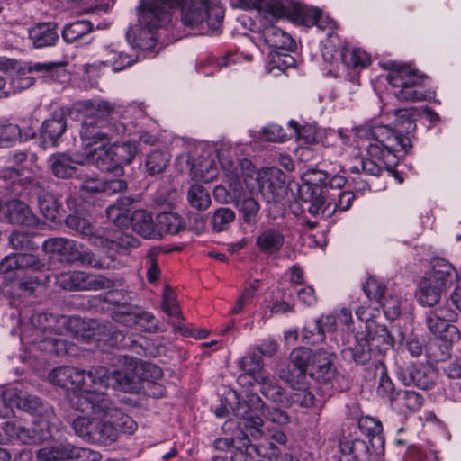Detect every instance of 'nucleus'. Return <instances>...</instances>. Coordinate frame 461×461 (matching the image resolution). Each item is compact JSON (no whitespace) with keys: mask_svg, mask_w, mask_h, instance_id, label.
Returning a JSON list of instances; mask_svg holds the SVG:
<instances>
[{"mask_svg":"<svg viewBox=\"0 0 461 461\" xmlns=\"http://www.w3.org/2000/svg\"><path fill=\"white\" fill-rule=\"evenodd\" d=\"M353 141L359 149H366L370 157L382 160L386 167L396 165L395 152L407 151L411 139L390 125L365 123L352 130Z\"/></svg>","mask_w":461,"mask_h":461,"instance_id":"nucleus-1","label":"nucleus"},{"mask_svg":"<svg viewBox=\"0 0 461 461\" xmlns=\"http://www.w3.org/2000/svg\"><path fill=\"white\" fill-rule=\"evenodd\" d=\"M118 113L115 105L106 101H99L92 105L79 131L83 154L91 149L110 143L109 123L115 119Z\"/></svg>","mask_w":461,"mask_h":461,"instance_id":"nucleus-2","label":"nucleus"},{"mask_svg":"<svg viewBox=\"0 0 461 461\" xmlns=\"http://www.w3.org/2000/svg\"><path fill=\"white\" fill-rule=\"evenodd\" d=\"M131 373L130 372L119 369L110 371L104 366L91 367L88 371L69 366L67 388L78 391L90 385H100L105 388L112 386L127 392L131 390Z\"/></svg>","mask_w":461,"mask_h":461,"instance_id":"nucleus-3","label":"nucleus"},{"mask_svg":"<svg viewBox=\"0 0 461 461\" xmlns=\"http://www.w3.org/2000/svg\"><path fill=\"white\" fill-rule=\"evenodd\" d=\"M251 405L240 407L238 415L244 420L246 430L254 438L262 437L263 416L266 420L279 426L287 425L290 422V416L286 411L277 407L267 406L258 395H251L249 398Z\"/></svg>","mask_w":461,"mask_h":461,"instance_id":"nucleus-4","label":"nucleus"},{"mask_svg":"<svg viewBox=\"0 0 461 461\" xmlns=\"http://www.w3.org/2000/svg\"><path fill=\"white\" fill-rule=\"evenodd\" d=\"M5 399L12 403V409H18L31 414L39 423H46L50 434L53 430H59L60 422L57 418L53 407L40 397L23 392L17 388H8Z\"/></svg>","mask_w":461,"mask_h":461,"instance_id":"nucleus-5","label":"nucleus"},{"mask_svg":"<svg viewBox=\"0 0 461 461\" xmlns=\"http://www.w3.org/2000/svg\"><path fill=\"white\" fill-rule=\"evenodd\" d=\"M393 95L400 101L419 102L427 98L425 78L408 66L395 64L386 76Z\"/></svg>","mask_w":461,"mask_h":461,"instance_id":"nucleus-6","label":"nucleus"},{"mask_svg":"<svg viewBox=\"0 0 461 461\" xmlns=\"http://www.w3.org/2000/svg\"><path fill=\"white\" fill-rule=\"evenodd\" d=\"M66 65V62H37L30 64L15 72L11 78L10 88L13 92H16L33 86L35 78L31 76L33 72L41 73L45 80L65 82L68 77L65 68Z\"/></svg>","mask_w":461,"mask_h":461,"instance_id":"nucleus-7","label":"nucleus"},{"mask_svg":"<svg viewBox=\"0 0 461 461\" xmlns=\"http://www.w3.org/2000/svg\"><path fill=\"white\" fill-rule=\"evenodd\" d=\"M245 186L251 194L258 192L267 201L274 200L284 188L285 175L276 167L265 168L259 171L248 168L244 176Z\"/></svg>","mask_w":461,"mask_h":461,"instance_id":"nucleus-8","label":"nucleus"},{"mask_svg":"<svg viewBox=\"0 0 461 461\" xmlns=\"http://www.w3.org/2000/svg\"><path fill=\"white\" fill-rule=\"evenodd\" d=\"M177 0H140L138 6L139 23L143 26H151L164 30L172 20V10Z\"/></svg>","mask_w":461,"mask_h":461,"instance_id":"nucleus-9","label":"nucleus"},{"mask_svg":"<svg viewBox=\"0 0 461 461\" xmlns=\"http://www.w3.org/2000/svg\"><path fill=\"white\" fill-rule=\"evenodd\" d=\"M106 389L100 385H90L78 391H74L69 395V402L72 408L81 412H88L102 416L110 411V400L102 391Z\"/></svg>","mask_w":461,"mask_h":461,"instance_id":"nucleus-10","label":"nucleus"},{"mask_svg":"<svg viewBox=\"0 0 461 461\" xmlns=\"http://www.w3.org/2000/svg\"><path fill=\"white\" fill-rule=\"evenodd\" d=\"M46 321V313L32 315L30 323L23 330L22 339H27L39 351L53 355L56 337L50 336L51 330L44 325Z\"/></svg>","mask_w":461,"mask_h":461,"instance_id":"nucleus-11","label":"nucleus"},{"mask_svg":"<svg viewBox=\"0 0 461 461\" xmlns=\"http://www.w3.org/2000/svg\"><path fill=\"white\" fill-rule=\"evenodd\" d=\"M313 358L315 351L312 349L306 347L294 348L290 354L287 368L280 371V378L290 386L303 384L308 367L312 368Z\"/></svg>","mask_w":461,"mask_h":461,"instance_id":"nucleus-12","label":"nucleus"},{"mask_svg":"<svg viewBox=\"0 0 461 461\" xmlns=\"http://www.w3.org/2000/svg\"><path fill=\"white\" fill-rule=\"evenodd\" d=\"M301 199L303 201L302 207L307 210L312 215L329 218L331 217L337 211L343 212L346 207L342 206V198L345 194L344 191H339L338 194V203L325 204V195L321 188L311 189L308 186L306 190L300 192Z\"/></svg>","mask_w":461,"mask_h":461,"instance_id":"nucleus-13","label":"nucleus"},{"mask_svg":"<svg viewBox=\"0 0 461 461\" xmlns=\"http://www.w3.org/2000/svg\"><path fill=\"white\" fill-rule=\"evenodd\" d=\"M456 312L445 302L427 312L426 325L435 335H440L449 330L456 331L457 328L451 324L456 320Z\"/></svg>","mask_w":461,"mask_h":461,"instance_id":"nucleus-14","label":"nucleus"},{"mask_svg":"<svg viewBox=\"0 0 461 461\" xmlns=\"http://www.w3.org/2000/svg\"><path fill=\"white\" fill-rule=\"evenodd\" d=\"M113 149L104 144L83 154L85 163L95 165L101 171L113 174L115 176L123 175V167H119L116 158L112 155Z\"/></svg>","mask_w":461,"mask_h":461,"instance_id":"nucleus-15","label":"nucleus"},{"mask_svg":"<svg viewBox=\"0 0 461 461\" xmlns=\"http://www.w3.org/2000/svg\"><path fill=\"white\" fill-rule=\"evenodd\" d=\"M43 250L48 254H57L61 260L75 263L79 257V249L83 245L66 238L48 239L42 244Z\"/></svg>","mask_w":461,"mask_h":461,"instance_id":"nucleus-16","label":"nucleus"},{"mask_svg":"<svg viewBox=\"0 0 461 461\" xmlns=\"http://www.w3.org/2000/svg\"><path fill=\"white\" fill-rule=\"evenodd\" d=\"M70 273L72 291L108 290L114 286L113 280L102 276L87 274L84 271Z\"/></svg>","mask_w":461,"mask_h":461,"instance_id":"nucleus-17","label":"nucleus"},{"mask_svg":"<svg viewBox=\"0 0 461 461\" xmlns=\"http://www.w3.org/2000/svg\"><path fill=\"white\" fill-rule=\"evenodd\" d=\"M446 290L442 284L438 285L423 276L419 282L415 296L421 306L432 308L443 304L442 299Z\"/></svg>","mask_w":461,"mask_h":461,"instance_id":"nucleus-18","label":"nucleus"},{"mask_svg":"<svg viewBox=\"0 0 461 461\" xmlns=\"http://www.w3.org/2000/svg\"><path fill=\"white\" fill-rule=\"evenodd\" d=\"M332 354L324 348L315 351V358L312 364L309 375L320 384L331 382L336 376V370L332 363Z\"/></svg>","mask_w":461,"mask_h":461,"instance_id":"nucleus-19","label":"nucleus"},{"mask_svg":"<svg viewBox=\"0 0 461 461\" xmlns=\"http://www.w3.org/2000/svg\"><path fill=\"white\" fill-rule=\"evenodd\" d=\"M424 276L438 285L442 284L446 289L457 283L459 279L456 269L442 258H432L431 270L425 273Z\"/></svg>","mask_w":461,"mask_h":461,"instance_id":"nucleus-20","label":"nucleus"},{"mask_svg":"<svg viewBox=\"0 0 461 461\" xmlns=\"http://www.w3.org/2000/svg\"><path fill=\"white\" fill-rule=\"evenodd\" d=\"M159 32L151 26H143L139 23L127 32L126 38L128 42L135 48L151 50L160 39Z\"/></svg>","mask_w":461,"mask_h":461,"instance_id":"nucleus-21","label":"nucleus"},{"mask_svg":"<svg viewBox=\"0 0 461 461\" xmlns=\"http://www.w3.org/2000/svg\"><path fill=\"white\" fill-rule=\"evenodd\" d=\"M36 135L32 128L21 129L19 125L6 121L0 122V148H9L18 142L33 139Z\"/></svg>","mask_w":461,"mask_h":461,"instance_id":"nucleus-22","label":"nucleus"},{"mask_svg":"<svg viewBox=\"0 0 461 461\" xmlns=\"http://www.w3.org/2000/svg\"><path fill=\"white\" fill-rule=\"evenodd\" d=\"M181 7V20L184 24L194 27L206 18V4L209 0H177Z\"/></svg>","mask_w":461,"mask_h":461,"instance_id":"nucleus-23","label":"nucleus"},{"mask_svg":"<svg viewBox=\"0 0 461 461\" xmlns=\"http://www.w3.org/2000/svg\"><path fill=\"white\" fill-rule=\"evenodd\" d=\"M5 217L13 224L34 227L38 224V218L30 207L23 202L13 200L7 203Z\"/></svg>","mask_w":461,"mask_h":461,"instance_id":"nucleus-24","label":"nucleus"},{"mask_svg":"<svg viewBox=\"0 0 461 461\" xmlns=\"http://www.w3.org/2000/svg\"><path fill=\"white\" fill-rule=\"evenodd\" d=\"M85 158L73 159L65 153L52 155L48 159L51 173L59 178H68L76 175V164H84Z\"/></svg>","mask_w":461,"mask_h":461,"instance_id":"nucleus-25","label":"nucleus"},{"mask_svg":"<svg viewBox=\"0 0 461 461\" xmlns=\"http://www.w3.org/2000/svg\"><path fill=\"white\" fill-rule=\"evenodd\" d=\"M122 230H114L107 233L106 237H96L95 239L98 240L97 246L118 250H127L130 248L138 247L139 240Z\"/></svg>","mask_w":461,"mask_h":461,"instance_id":"nucleus-26","label":"nucleus"},{"mask_svg":"<svg viewBox=\"0 0 461 461\" xmlns=\"http://www.w3.org/2000/svg\"><path fill=\"white\" fill-rule=\"evenodd\" d=\"M67 129V119L63 115L45 120L41 124V139L45 144L57 146Z\"/></svg>","mask_w":461,"mask_h":461,"instance_id":"nucleus-27","label":"nucleus"},{"mask_svg":"<svg viewBox=\"0 0 461 461\" xmlns=\"http://www.w3.org/2000/svg\"><path fill=\"white\" fill-rule=\"evenodd\" d=\"M130 223L133 231L145 239L158 238L157 221L155 222L152 215L146 211H135Z\"/></svg>","mask_w":461,"mask_h":461,"instance_id":"nucleus-28","label":"nucleus"},{"mask_svg":"<svg viewBox=\"0 0 461 461\" xmlns=\"http://www.w3.org/2000/svg\"><path fill=\"white\" fill-rule=\"evenodd\" d=\"M258 249L266 254L278 252L285 244L284 234L275 228H266L256 238Z\"/></svg>","mask_w":461,"mask_h":461,"instance_id":"nucleus-29","label":"nucleus"},{"mask_svg":"<svg viewBox=\"0 0 461 461\" xmlns=\"http://www.w3.org/2000/svg\"><path fill=\"white\" fill-rule=\"evenodd\" d=\"M29 36L36 48L52 46L59 39L56 25L52 23L35 25L29 31Z\"/></svg>","mask_w":461,"mask_h":461,"instance_id":"nucleus-30","label":"nucleus"},{"mask_svg":"<svg viewBox=\"0 0 461 461\" xmlns=\"http://www.w3.org/2000/svg\"><path fill=\"white\" fill-rule=\"evenodd\" d=\"M2 429L6 436L23 444H37L42 438L35 430L26 428L15 421L5 422Z\"/></svg>","mask_w":461,"mask_h":461,"instance_id":"nucleus-31","label":"nucleus"},{"mask_svg":"<svg viewBox=\"0 0 461 461\" xmlns=\"http://www.w3.org/2000/svg\"><path fill=\"white\" fill-rule=\"evenodd\" d=\"M255 383L260 386L259 391L267 399L283 405L285 390L274 376L266 372L264 375H258Z\"/></svg>","mask_w":461,"mask_h":461,"instance_id":"nucleus-32","label":"nucleus"},{"mask_svg":"<svg viewBox=\"0 0 461 461\" xmlns=\"http://www.w3.org/2000/svg\"><path fill=\"white\" fill-rule=\"evenodd\" d=\"M158 238L163 234H177L185 229L182 217L176 212H164L157 216Z\"/></svg>","mask_w":461,"mask_h":461,"instance_id":"nucleus-33","label":"nucleus"},{"mask_svg":"<svg viewBox=\"0 0 461 461\" xmlns=\"http://www.w3.org/2000/svg\"><path fill=\"white\" fill-rule=\"evenodd\" d=\"M393 127L401 134H409L416 130V118L420 113L415 108L398 109L393 113Z\"/></svg>","mask_w":461,"mask_h":461,"instance_id":"nucleus-34","label":"nucleus"},{"mask_svg":"<svg viewBox=\"0 0 461 461\" xmlns=\"http://www.w3.org/2000/svg\"><path fill=\"white\" fill-rule=\"evenodd\" d=\"M264 36L267 44L274 49L292 51L296 47L294 40L278 27L266 28Z\"/></svg>","mask_w":461,"mask_h":461,"instance_id":"nucleus-35","label":"nucleus"},{"mask_svg":"<svg viewBox=\"0 0 461 461\" xmlns=\"http://www.w3.org/2000/svg\"><path fill=\"white\" fill-rule=\"evenodd\" d=\"M130 204L131 201L128 198H121L106 209L107 218L119 229L130 224Z\"/></svg>","mask_w":461,"mask_h":461,"instance_id":"nucleus-36","label":"nucleus"},{"mask_svg":"<svg viewBox=\"0 0 461 461\" xmlns=\"http://www.w3.org/2000/svg\"><path fill=\"white\" fill-rule=\"evenodd\" d=\"M103 64L110 66L114 71H120L132 65L136 59L133 56L119 51L111 47H105L102 51Z\"/></svg>","mask_w":461,"mask_h":461,"instance_id":"nucleus-37","label":"nucleus"},{"mask_svg":"<svg viewBox=\"0 0 461 461\" xmlns=\"http://www.w3.org/2000/svg\"><path fill=\"white\" fill-rule=\"evenodd\" d=\"M294 390L288 397H285L283 402V407L290 408L294 405L300 407L309 408L314 402V395L305 387V380L300 385L291 386Z\"/></svg>","mask_w":461,"mask_h":461,"instance_id":"nucleus-38","label":"nucleus"},{"mask_svg":"<svg viewBox=\"0 0 461 461\" xmlns=\"http://www.w3.org/2000/svg\"><path fill=\"white\" fill-rule=\"evenodd\" d=\"M240 368L244 371L245 375L239 376V381L246 379V375L251 376L254 381L258 375H264V363L262 357L256 351L249 352L244 356L240 362Z\"/></svg>","mask_w":461,"mask_h":461,"instance_id":"nucleus-39","label":"nucleus"},{"mask_svg":"<svg viewBox=\"0 0 461 461\" xmlns=\"http://www.w3.org/2000/svg\"><path fill=\"white\" fill-rule=\"evenodd\" d=\"M365 330V331L358 332L357 335L364 337L367 342L377 339L378 343L393 346V338L384 325L378 324L375 320L367 321Z\"/></svg>","mask_w":461,"mask_h":461,"instance_id":"nucleus-40","label":"nucleus"},{"mask_svg":"<svg viewBox=\"0 0 461 461\" xmlns=\"http://www.w3.org/2000/svg\"><path fill=\"white\" fill-rule=\"evenodd\" d=\"M79 262L82 266L96 268V269H110L115 267V260L112 256L103 258L99 255H95L89 249H79V257L77 262Z\"/></svg>","mask_w":461,"mask_h":461,"instance_id":"nucleus-41","label":"nucleus"},{"mask_svg":"<svg viewBox=\"0 0 461 461\" xmlns=\"http://www.w3.org/2000/svg\"><path fill=\"white\" fill-rule=\"evenodd\" d=\"M118 438V429L108 420H100L95 422L94 435L92 436V442H96L103 445H110L116 441Z\"/></svg>","mask_w":461,"mask_h":461,"instance_id":"nucleus-42","label":"nucleus"},{"mask_svg":"<svg viewBox=\"0 0 461 461\" xmlns=\"http://www.w3.org/2000/svg\"><path fill=\"white\" fill-rule=\"evenodd\" d=\"M170 161V156L163 150H154L149 153L144 162L145 172L149 176L164 172Z\"/></svg>","mask_w":461,"mask_h":461,"instance_id":"nucleus-43","label":"nucleus"},{"mask_svg":"<svg viewBox=\"0 0 461 461\" xmlns=\"http://www.w3.org/2000/svg\"><path fill=\"white\" fill-rule=\"evenodd\" d=\"M374 377L378 378L377 393L383 398L393 400L394 385L387 375V368L384 363L374 364Z\"/></svg>","mask_w":461,"mask_h":461,"instance_id":"nucleus-44","label":"nucleus"},{"mask_svg":"<svg viewBox=\"0 0 461 461\" xmlns=\"http://www.w3.org/2000/svg\"><path fill=\"white\" fill-rule=\"evenodd\" d=\"M239 209L240 219L248 225H255L258 221L260 205L254 197H243L234 203Z\"/></svg>","mask_w":461,"mask_h":461,"instance_id":"nucleus-45","label":"nucleus"},{"mask_svg":"<svg viewBox=\"0 0 461 461\" xmlns=\"http://www.w3.org/2000/svg\"><path fill=\"white\" fill-rule=\"evenodd\" d=\"M189 204L199 211L208 209L212 203L210 192L203 185H192L187 193Z\"/></svg>","mask_w":461,"mask_h":461,"instance_id":"nucleus-46","label":"nucleus"},{"mask_svg":"<svg viewBox=\"0 0 461 461\" xmlns=\"http://www.w3.org/2000/svg\"><path fill=\"white\" fill-rule=\"evenodd\" d=\"M65 221L68 228L77 231L82 236L89 237L92 244L98 245V240L95 238L100 236L95 234L94 227L88 220L78 215L69 214Z\"/></svg>","mask_w":461,"mask_h":461,"instance_id":"nucleus-47","label":"nucleus"},{"mask_svg":"<svg viewBox=\"0 0 461 461\" xmlns=\"http://www.w3.org/2000/svg\"><path fill=\"white\" fill-rule=\"evenodd\" d=\"M93 30L89 21L80 20L66 25L62 31L63 39L69 43L75 42Z\"/></svg>","mask_w":461,"mask_h":461,"instance_id":"nucleus-48","label":"nucleus"},{"mask_svg":"<svg viewBox=\"0 0 461 461\" xmlns=\"http://www.w3.org/2000/svg\"><path fill=\"white\" fill-rule=\"evenodd\" d=\"M104 418H114L115 419V426L118 431L122 433L132 435L138 429L137 422L129 415L124 414L119 411L116 409L112 407V402H110V411L106 414H103Z\"/></svg>","mask_w":461,"mask_h":461,"instance_id":"nucleus-49","label":"nucleus"},{"mask_svg":"<svg viewBox=\"0 0 461 461\" xmlns=\"http://www.w3.org/2000/svg\"><path fill=\"white\" fill-rule=\"evenodd\" d=\"M249 442V438L247 436L240 438H217L213 442V448L218 452L229 454H236L239 450L241 454L245 455L244 449H246Z\"/></svg>","mask_w":461,"mask_h":461,"instance_id":"nucleus-50","label":"nucleus"},{"mask_svg":"<svg viewBox=\"0 0 461 461\" xmlns=\"http://www.w3.org/2000/svg\"><path fill=\"white\" fill-rule=\"evenodd\" d=\"M111 147L113 150L112 155L114 156L121 167H123L125 164L131 163L139 151L136 143L131 141L114 143Z\"/></svg>","mask_w":461,"mask_h":461,"instance_id":"nucleus-51","label":"nucleus"},{"mask_svg":"<svg viewBox=\"0 0 461 461\" xmlns=\"http://www.w3.org/2000/svg\"><path fill=\"white\" fill-rule=\"evenodd\" d=\"M371 63L369 55L361 49H353L350 55V64H348V77L352 74L351 80L355 81L360 71Z\"/></svg>","mask_w":461,"mask_h":461,"instance_id":"nucleus-52","label":"nucleus"},{"mask_svg":"<svg viewBox=\"0 0 461 461\" xmlns=\"http://www.w3.org/2000/svg\"><path fill=\"white\" fill-rule=\"evenodd\" d=\"M95 422V419H90L86 416H78L72 420L71 427L77 437L86 441L92 442Z\"/></svg>","mask_w":461,"mask_h":461,"instance_id":"nucleus-53","label":"nucleus"},{"mask_svg":"<svg viewBox=\"0 0 461 461\" xmlns=\"http://www.w3.org/2000/svg\"><path fill=\"white\" fill-rule=\"evenodd\" d=\"M406 385H415L416 387L428 390L433 385L431 378L421 367L411 366L408 369L407 375L404 377Z\"/></svg>","mask_w":461,"mask_h":461,"instance_id":"nucleus-54","label":"nucleus"},{"mask_svg":"<svg viewBox=\"0 0 461 461\" xmlns=\"http://www.w3.org/2000/svg\"><path fill=\"white\" fill-rule=\"evenodd\" d=\"M140 312V308L129 304H122L112 314L113 319L125 326L133 327L135 329L137 318Z\"/></svg>","mask_w":461,"mask_h":461,"instance_id":"nucleus-55","label":"nucleus"},{"mask_svg":"<svg viewBox=\"0 0 461 461\" xmlns=\"http://www.w3.org/2000/svg\"><path fill=\"white\" fill-rule=\"evenodd\" d=\"M245 455L252 456L255 452L258 456L266 459V461H277L278 448L273 442L260 444L258 446L251 445L250 441L244 449Z\"/></svg>","mask_w":461,"mask_h":461,"instance_id":"nucleus-56","label":"nucleus"},{"mask_svg":"<svg viewBox=\"0 0 461 461\" xmlns=\"http://www.w3.org/2000/svg\"><path fill=\"white\" fill-rule=\"evenodd\" d=\"M248 172L243 174V177ZM226 183H227V194L230 196V198L232 200L233 203H238L240 200H241L243 197H245V191H244V180L241 181L237 173H234L232 171L226 174Z\"/></svg>","mask_w":461,"mask_h":461,"instance_id":"nucleus-57","label":"nucleus"},{"mask_svg":"<svg viewBox=\"0 0 461 461\" xmlns=\"http://www.w3.org/2000/svg\"><path fill=\"white\" fill-rule=\"evenodd\" d=\"M235 212L232 209L221 207L214 211L212 216V225L215 231H223L235 220Z\"/></svg>","mask_w":461,"mask_h":461,"instance_id":"nucleus-58","label":"nucleus"},{"mask_svg":"<svg viewBox=\"0 0 461 461\" xmlns=\"http://www.w3.org/2000/svg\"><path fill=\"white\" fill-rule=\"evenodd\" d=\"M39 209L46 220L55 221L59 216V205L52 194H45L39 197Z\"/></svg>","mask_w":461,"mask_h":461,"instance_id":"nucleus-59","label":"nucleus"},{"mask_svg":"<svg viewBox=\"0 0 461 461\" xmlns=\"http://www.w3.org/2000/svg\"><path fill=\"white\" fill-rule=\"evenodd\" d=\"M383 166L386 168L390 167H386L383 161L377 158L371 157L368 158H362L359 165H354L350 167V171L352 173H359L362 171L370 176H379L382 172Z\"/></svg>","mask_w":461,"mask_h":461,"instance_id":"nucleus-60","label":"nucleus"},{"mask_svg":"<svg viewBox=\"0 0 461 461\" xmlns=\"http://www.w3.org/2000/svg\"><path fill=\"white\" fill-rule=\"evenodd\" d=\"M219 174L216 165L210 160H204L194 167V177L202 182L210 183L214 181Z\"/></svg>","mask_w":461,"mask_h":461,"instance_id":"nucleus-61","label":"nucleus"},{"mask_svg":"<svg viewBox=\"0 0 461 461\" xmlns=\"http://www.w3.org/2000/svg\"><path fill=\"white\" fill-rule=\"evenodd\" d=\"M258 9L275 19L281 18L286 14L285 5L279 0H258Z\"/></svg>","mask_w":461,"mask_h":461,"instance_id":"nucleus-62","label":"nucleus"},{"mask_svg":"<svg viewBox=\"0 0 461 461\" xmlns=\"http://www.w3.org/2000/svg\"><path fill=\"white\" fill-rule=\"evenodd\" d=\"M357 427L362 434L366 435V437H378V439H381L380 434L383 430V427L379 420L368 416L361 417L357 420Z\"/></svg>","mask_w":461,"mask_h":461,"instance_id":"nucleus-63","label":"nucleus"},{"mask_svg":"<svg viewBox=\"0 0 461 461\" xmlns=\"http://www.w3.org/2000/svg\"><path fill=\"white\" fill-rule=\"evenodd\" d=\"M41 281L36 276L29 277L14 283L12 286L13 293L21 297L30 296L40 286Z\"/></svg>","mask_w":461,"mask_h":461,"instance_id":"nucleus-64","label":"nucleus"}]
</instances>
